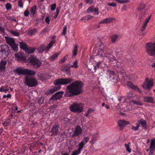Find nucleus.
<instances>
[{"instance_id": "obj_1", "label": "nucleus", "mask_w": 155, "mask_h": 155, "mask_svg": "<svg viewBox=\"0 0 155 155\" xmlns=\"http://www.w3.org/2000/svg\"><path fill=\"white\" fill-rule=\"evenodd\" d=\"M83 84L80 81H76L73 82L67 87V91L65 95L71 97L78 95L83 92Z\"/></svg>"}, {"instance_id": "obj_2", "label": "nucleus", "mask_w": 155, "mask_h": 155, "mask_svg": "<svg viewBox=\"0 0 155 155\" xmlns=\"http://www.w3.org/2000/svg\"><path fill=\"white\" fill-rule=\"evenodd\" d=\"M73 81V79L71 78H61L57 79L54 81V84L57 85V87H55L53 88L50 89L49 92L53 94L55 91L59 90L61 88L60 85L67 84L70 83Z\"/></svg>"}, {"instance_id": "obj_3", "label": "nucleus", "mask_w": 155, "mask_h": 155, "mask_svg": "<svg viewBox=\"0 0 155 155\" xmlns=\"http://www.w3.org/2000/svg\"><path fill=\"white\" fill-rule=\"evenodd\" d=\"M16 74H18L25 75L28 76H33L36 74V72L34 70L28 69H22L20 67L17 68L14 71Z\"/></svg>"}, {"instance_id": "obj_4", "label": "nucleus", "mask_w": 155, "mask_h": 155, "mask_svg": "<svg viewBox=\"0 0 155 155\" xmlns=\"http://www.w3.org/2000/svg\"><path fill=\"white\" fill-rule=\"evenodd\" d=\"M145 51L149 55L151 56H155V44L151 42L146 43Z\"/></svg>"}, {"instance_id": "obj_5", "label": "nucleus", "mask_w": 155, "mask_h": 155, "mask_svg": "<svg viewBox=\"0 0 155 155\" xmlns=\"http://www.w3.org/2000/svg\"><path fill=\"white\" fill-rule=\"evenodd\" d=\"M24 79V83L29 87H35L38 84L37 81L33 77L27 76L25 77Z\"/></svg>"}, {"instance_id": "obj_6", "label": "nucleus", "mask_w": 155, "mask_h": 155, "mask_svg": "<svg viewBox=\"0 0 155 155\" xmlns=\"http://www.w3.org/2000/svg\"><path fill=\"white\" fill-rule=\"evenodd\" d=\"M28 61L35 68L38 69L41 66V62L35 57L30 56L28 59Z\"/></svg>"}, {"instance_id": "obj_7", "label": "nucleus", "mask_w": 155, "mask_h": 155, "mask_svg": "<svg viewBox=\"0 0 155 155\" xmlns=\"http://www.w3.org/2000/svg\"><path fill=\"white\" fill-rule=\"evenodd\" d=\"M9 48L6 45H3L0 46V57L6 58L9 54Z\"/></svg>"}, {"instance_id": "obj_8", "label": "nucleus", "mask_w": 155, "mask_h": 155, "mask_svg": "<svg viewBox=\"0 0 155 155\" xmlns=\"http://www.w3.org/2000/svg\"><path fill=\"white\" fill-rule=\"evenodd\" d=\"M104 51L102 48H100L97 49L95 51V54L94 56H96L97 59H99V60L102 61L104 57V54H103Z\"/></svg>"}, {"instance_id": "obj_9", "label": "nucleus", "mask_w": 155, "mask_h": 155, "mask_svg": "<svg viewBox=\"0 0 155 155\" xmlns=\"http://www.w3.org/2000/svg\"><path fill=\"white\" fill-rule=\"evenodd\" d=\"M114 67L118 73H123L124 71V67L123 64L119 61H117L116 64L114 66Z\"/></svg>"}, {"instance_id": "obj_10", "label": "nucleus", "mask_w": 155, "mask_h": 155, "mask_svg": "<svg viewBox=\"0 0 155 155\" xmlns=\"http://www.w3.org/2000/svg\"><path fill=\"white\" fill-rule=\"evenodd\" d=\"M82 134V130L79 125L77 126L75 128V130L72 135V137H76L81 135Z\"/></svg>"}, {"instance_id": "obj_11", "label": "nucleus", "mask_w": 155, "mask_h": 155, "mask_svg": "<svg viewBox=\"0 0 155 155\" xmlns=\"http://www.w3.org/2000/svg\"><path fill=\"white\" fill-rule=\"evenodd\" d=\"M104 57L106 58V61L108 62L113 61L116 60V57L111 54V53L107 52L104 53Z\"/></svg>"}, {"instance_id": "obj_12", "label": "nucleus", "mask_w": 155, "mask_h": 155, "mask_svg": "<svg viewBox=\"0 0 155 155\" xmlns=\"http://www.w3.org/2000/svg\"><path fill=\"white\" fill-rule=\"evenodd\" d=\"M60 125L58 124H55L54 125L51 130V132L52 133L51 136L56 135L59 131L58 128H59Z\"/></svg>"}, {"instance_id": "obj_13", "label": "nucleus", "mask_w": 155, "mask_h": 155, "mask_svg": "<svg viewBox=\"0 0 155 155\" xmlns=\"http://www.w3.org/2000/svg\"><path fill=\"white\" fill-rule=\"evenodd\" d=\"M63 93L64 92L63 91L57 92L52 96L50 98V100L53 99L57 100L61 98Z\"/></svg>"}, {"instance_id": "obj_14", "label": "nucleus", "mask_w": 155, "mask_h": 155, "mask_svg": "<svg viewBox=\"0 0 155 155\" xmlns=\"http://www.w3.org/2000/svg\"><path fill=\"white\" fill-rule=\"evenodd\" d=\"M153 83L152 80L150 79L146 84L142 85L143 88L145 90H150L153 86Z\"/></svg>"}, {"instance_id": "obj_15", "label": "nucleus", "mask_w": 155, "mask_h": 155, "mask_svg": "<svg viewBox=\"0 0 155 155\" xmlns=\"http://www.w3.org/2000/svg\"><path fill=\"white\" fill-rule=\"evenodd\" d=\"M85 144L86 143H85L84 141H81L78 145V150H75L74 151L78 154H80L82 149Z\"/></svg>"}, {"instance_id": "obj_16", "label": "nucleus", "mask_w": 155, "mask_h": 155, "mask_svg": "<svg viewBox=\"0 0 155 155\" xmlns=\"http://www.w3.org/2000/svg\"><path fill=\"white\" fill-rule=\"evenodd\" d=\"M70 110L74 113H80L83 111V107H69Z\"/></svg>"}, {"instance_id": "obj_17", "label": "nucleus", "mask_w": 155, "mask_h": 155, "mask_svg": "<svg viewBox=\"0 0 155 155\" xmlns=\"http://www.w3.org/2000/svg\"><path fill=\"white\" fill-rule=\"evenodd\" d=\"M137 123H139L140 125L144 129H146L147 127V125L146 120L143 119H141L137 121Z\"/></svg>"}, {"instance_id": "obj_18", "label": "nucleus", "mask_w": 155, "mask_h": 155, "mask_svg": "<svg viewBox=\"0 0 155 155\" xmlns=\"http://www.w3.org/2000/svg\"><path fill=\"white\" fill-rule=\"evenodd\" d=\"M6 64V61L1 60L0 62V72L5 71Z\"/></svg>"}, {"instance_id": "obj_19", "label": "nucleus", "mask_w": 155, "mask_h": 155, "mask_svg": "<svg viewBox=\"0 0 155 155\" xmlns=\"http://www.w3.org/2000/svg\"><path fill=\"white\" fill-rule=\"evenodd\" d=\"M16 58L18 61H21L25 60V57L21 53H18L15 54Z\"/></svg>"}, {"instance_id": "obj_20", "label": "nucleus", "mask_w": 155, "mask_h": 155, "mask_svg": "<svg viewBox=\"0 0 155 155\" xmlns=\"http://www.w3.org/2000/svg\"><path fill=\"white\" fill-rule=\"evenodd\" d=\"M127 122L125 120H119L118 122V124L120 128L124 127L125 126L128 124Z\"/></svg>"}, {"instance_id": "obj_21", "label": "nucleus", "mask_w": 155, "mask_h": 155, "mask_svg": "<svg viewBox=\"0 0 155 155\" xmlns=\"http://www.w3.org/2000/svg\"><path fill=\"white\" fill-rule=\"evenodd\" d=\"M5 38L6 39L7 42L10 46H11L13 45L14 44H15V41L12 38H9L6 37H5Z\"/></svg>"}, {"instance_id": "obj_22", "label": "nucleus", "mask_w": 155, "mask_h": 155, "mask_svg": "<svg viewBox=\"0 0 155 155\" xmlns=\"http://www.w3.org/2000/svg\"><path fill=\"white\" fill-rule=\"evenodd\" d=\"M119 37L118 35L113 34L110 37V38L111 40L112 43H114L117 40Z\"/></svg>"}, {"instance_id": "obj_23", "label": "nucleus", "mask_w": 155, "mask_h": 155, "mask_svg": "<svg viewBox=\"0 0 155 155\" xmlns=\"http://www.w3.org/2000/svg\"><path fill=\"white\" fill-rule=\"evenodd\" d=\"M112 19L113 18H107L100 21L99 23L100 24L109 23L112 21Z\"/></svg>"}, {"instance_id": "obj_24", "label": "nucleus", "mask_w": 155, "mask_h": 155, "mask_svg": "<svg viewBox=\"0 0 155 155\" xmlns=\"http://www.w3.org/2000/svg\"><path fill=\"white\" fill-rule=\"evenodd\" d=\"M35 48L31 47H27L25 50V52L27 54H31L33 53L35 51Z\"/></svg>"}, {"instance_id": "obj_25", "label": "nucleus", "mask_w": 155, "mask_h": 155, "mask_svg": "<svg viewBox=\"0 0 155 155\" xmlns=\"http://www.w3.org/2000/svg\"><path fill=\"white\" fill-rule=\"evenodd\" d=\"M145 5L143 3H140L137 8V9L139 12H142V11L144 9Z\"/></svg>"}, {"instance_id": "obj_26", "label": "nucleus", "mask_w": 155, "mask_h": 155, "mask_svg": "<svg viewBox=\"0 0 155 155\" xmlns=\"http://www.w3.org/2000/svg\"><path fill=\"white\" fill-rule=\"evenodd\" d=\"M144 101L146 102L153 103V99L151 97H146L144 98Z\"/></svg>"}, {"instance_id": "obj_27", "label": "nucleus", "mask_w": 155, "mask_h": 155, "mask_svg": "<svg viewBox=\"0 0 155 155\" xmlns=\"http://www.w3.org/2000/svg\"><path fill=\"white\" fill-rule=\"evenodd\" d=\"M45 47L44 45H42L40 46L37 48L39 53H42L44 52L45 50Z\"/></svg>"}, {"instance_id": "obj_28", "label": "nucleus", "mask_w": 155, "mask_h": 155, "mask_svg": "<svg viewBox=\"0 0 155 155\" xmlns=\"http://www.w3.org/2000/svg\"><path fill=\"white\" fill-rule=\"evenodd\" d=\"M83 106V104L80 102H74L70 107H82Z\"/></svg>"}, {"instance_id": "obj_29", "label": "nucleus", "mask_w": 155, "mask_h": 155, "mask_svg": "<svg viewBox=\"0 0 155 155\" xmlns=\"http://www.w3.org/2000/svg\"><path fill=\"white\" fill-rule=\"evenodd\" d=\"M37 31V29H32L30 30L28 33V34L29 35L32 36L34 35Z\"/></svg>"}, {"instance_id": "obj_30", "label": "nucleus", "mask_w": 155, "mask_h": 155, "mask_svg": "<svg viewBox=\"0 0 155 155\" xmlns=\"http://www.w3.org/2000/svg\"><path fill=\"white\" fill-rule=\"evenodd\" d=\"M146 11H147V10H146L145 9H144V11L140 12L139 15V19L140 20H141L143 18L146 13Z\"/></svg>"}, {"instance_id": "obj_31", "label": "nucleus", "mask_w": 155, "mask_h": 155, "mask_svg": "<svg viewBox=\"0 0 155 155\" xmlns=\"http://www.w3.org/2000/svg\"><path fill=\"white\" fill-rule=\"evenodd\" d=\"M59 54V53H57L53 54L49 58V59L52 61H54L58 57Z\"/></svg>"}, {"instance_id": "obj_32", "label": "nucleus", "mask_w": 155, "mask_h": 155, "mask_svg": "<svg viewBox=\"0 0 155 155\" xmlns=\"http://www.w3.org/2000/svg\"><path fill=\"white\" fill-rule=\"evenodd\" d=\"M36 6L34 5L32 7L30 10V12L31 14H32V16H34L36 12Z\"/></svg>"}, {"instance_id": "obj_33", "label": "nucleus", "mask_w": 155, "mask_h": 155, "mask_svg": "<svg viewBox=\"0 0 155 155\" xmlns=\"http://www.w3.org/2000/svg\"><path fill=\"white\" fill-rule=\"evenodd\" d=\"M20 48L23 50H25L27 47V45L25 43H23V42H20Z\"/></svg>"}, {"instance_id": "obj_34", "label": "nucleus", "mask_w": 155, "mask_h": 155, "mask_svg": "<svg viewBox=\"0 0 155 155\" xmlns=\"http://www.w3.org/2000/svg\"><path fill=\"white\" fill-rule=\"evenodd\" d=\"M154 140L152 139L151 140L150 144V148H152L154 149L155 148V142L154 141Z\"/></svg>"}, {"instance_id": "obj_35", "label": "nucleus", "mask_w": 155, "mask_h": 155, "mask_svg": "<svg viewBox=\"0 0 155 155\" xmlns=\"http://www.w3.org/2000/svg\"><path fill=\"white\" fill-rule=\"evenodd\" d=\"M124 98V97H118V100L116 101V103L117 104V106H118L120 105V103H121V101Z\"/></svg>"}, {"instance_id": "obj_36", "label": "nucleus", "mask_w": 155, "mask_h": 155, "mask_svg": "<svg viewBox=\"0 0 155 155\" xmlns=\"http://www.w3.org/2000/svg\"><path fill=\"white\" fill-rule=\"evenodd\" d=\"M130 144V143H129L128 144H125V147L126 150L129 153H130L131 152V149L130 148V146L129 145V144Z\"/></svg>"}, {"instance_id": "obj_37", "label": "nucleus", "mask_w": 155, "mask_h": 155, "mask_svg": "<svg viewBox=\"0 0 155 155\" xmlns=\"http://www.w3.org/2000/svg\"><path fill=\"white\" fill-rule=\"evenodd\" d=\"M61 71L64 72H65L67 74H70L71 73L70 68H63L61 69Z\"/></svg>"}, {"instance_id": "obj_38", "label": "nucleus", "mask_w": 155, "mask_h": 155, "mask_svg": "<svg viewBox=\"0 0 155 155\" xmlns=\"http://www.w3.org/2000/svg\"><path fill=\"white\" fill-rule=\"evenodd\" d=\"M78 46L77 45L74 46V49L73 51V54L75 56L77 55V53L78 51Z\"/></svg>"}, {"instance_id": "obj_39", "label": "nucleus", "mask_w": 155, "mask_h": 155, "mask_svg": "<svg viewBox=\"0 0 155 155\" xmlns=\"http://www.w3.org/2000/svg\"><path fill=\"white\" fill-rule=\"evenodd\" d=\"M94 111V110L93 109L89 108V109H88V111H87V113L85 114V116H86V117L88 116L90 114L93 113V112Z\"/></svg>"}, {"instance_id": "obj_40", "label": "nucleus", "mask_w": 155, "mask_h": 155, "mask_svg": "<svg viewBox=\"0 0 155 155\" xmlns=\"http://www.w3.org/2000/svg\"><path fill=\"white\" fill-rule=\"evenodd\" d=\"M98 59H97L96 60V62H97V64L96 65L94 66V69L96 70L97 68H99V65L100 64V63H101V61H101L100 60H97Z\"/></svg>"}, {"instance_id": "obj_41", "label": "nucleus", "mask_w": 155, "mask_h": 155, "mask_svg": "<svg viewBox=\"0 0 155 155\" xmlns=\"http://www.w3.org/2000/svg\"><path fill=\"white\" fill-rule=\"evenodd\" d=\"M71 67L74 68H76L78 67V61L76 60L74 62L73 64L71 66Z\"/></svg>"}, {"instance_id": "obj_42", "label": "nucleus", "mask_w": 155, "mask_h": 155, "mask_svg": "<svg viewBox=\"0 0 155 155\" xmlns=\"http://www.w3.org/2000/svg\"><path fill=\"white\" fill-rule=\"evenodd\" d=\"M11 48H12L13 50L15 51H18V47L17 45L14 44L13 45L11 46Z\"/></svg>"}, {"instance_id": "obj_43", "label": "nucleus", "mask_w": 155, "mask_h": 155, "mask_svg": "<svg viewBox=\"0 0 155 155\" xmlns=\"http://www.w3.org/2000/svg\"><path fill=\"white\" fill-rule=\"evenodd\" d=\"M131 102L134 104H136L137 105H143V104L139 101H132Z\"/></svg>"}, {"instance_id": "obj_44", "label": "nucleus", "mask_w": 155, "mask_h": 155, "mask_svg": "<svg viewBox=\"0 0 155 155\" xmlns=\"http://www.w3.org/2000/svg\"><path fill=\"white\" fill-rule=\"evenodd\" d=\"M54 44V42L53 41H51L46 47V48L48 49L50 48Z\"/></svg>"}, {"instance_id": "obj_45", "label": "nucleus", "mask_w": 155, "mask_h": 155, "mask_svg": "<svg viewBox=\"0 0 155 155\" xmlns=\"http://www.w3.org/2000/svg\"><path fill=\"white\" fill-rule=\"evenodd\" d=\"M132 88L134 89L136 91H139L140 93L141 92V91L140 90L139 88L136 86L134 85L132 87Z\"/></svg>"}, {"instance_id": "obj_46", "label": "nucleus", "mask_w": 155, "mask_h": 155, "mask_svg": "<svg viewBox=\"0 0 155 155\" xmlns=\"http://www.w3.org/2000/svg\"><path fill=\"white\" fill-rule=\"evenodd\" d=\"M5 7L7 10H10L12 8V5L10 3H7L6 4Z\"/></svg>"}, {"instance_id": "obj_47", "label": "nucleus", "mask_w": 155, "mask_h": 155, "mask_svg": "<svg viewBox=\"0 0 155 155\" xmlns=\"http://www.w3.org/2000/svg\"><path fill=\"white\" fill-rule=\"evenodd\" d=\"M116 1H117L118 2L122 4L125 3L127 2H129V0H124L122 1L120 0H116Z\"/></svg>"}, {"instance_id": "obj_48", "label": "nucleus", "mask_w": 155, "mask_h": 155, "mask_svg": "<svg viewBox=\"0 0 155 155\" xmlns=\"http://www.w3.org/2000/svg\"><path fill=\"white\" fill-rule=\"evenodd\" d=\"M151 17V15H150L148 16V18H146L145 19V21L144 22V24L145 25H147V24L148 22L149 21V20L150 19Z\"/></svg>"}, {"instance_id": "obj_49", "label": "nucleus", "mask_w": 155, "mask_h": 155, "mask_svg": "<svg viewBox=\"0 0 155 155\" xmlns=\"http://www.w3.org/2000/svg\"><path fill=\"white\" fill-rule=\"evenodd\" d=\"M56 7V4L55 3H54L51 5V9L53 11L54 10Z\"/></svg>"}, {"instance_id": "obj_50", "label": "nucleus", "mask_w": 155, "mask_h": 155, "mask_svg": "<svg viewBox=\"0 0 155 155\" xmlns=\"http://www.w3.org/2000/svg\"><path fill=\"white\" fill-rule=\"evenodd\" d=\"M94 11L93 8L92 7H89L87 10V13H90L91 12H93Z\"/></svg>"}, {"instance_id": "obj_51", "label": "nucleus", "mask_w": 155, "mask_h": 155, "mask_svg": "<svg viewBox=\"0 0 155 155\" xmlns=\"http://www.w3.org/2000/svg\"><path fill=\"white\" fill-rule=\"evenodd\" d=\"M84 141V142L85 143H86V144L88 142V141L90 139V138L88 137H84L83 138Z\"/></svg>"}, {"instance_id": "obj_52", "label": "nucleus", "mask_w": 155, "mask_h": 155, "mask_svg": "<svg viewBox=\"0 0 155 155\" xmlns=\"http://www.w3.org/2000/svg\"><path fill=\"white\" fill-rule=\"evenodd\" d=\"M129 63L130 64H131L133 65H134V64L135 63V61L133 60L132 58H131L130 59V61H129Z\"/></svg>"}, {"instance_id": "obj_53", "label": "nucleus", "mask_w": 155, "mask_h": 155, "mask_svg": "<svg viewBox=\"0 0 155 155\" xmlns=\"http://www.w3.org/2000/svg\"><path fill=\"white\" fill-rule=\"evenodd\" d=\"M67 27L66 25H65L64 27L62 34L64 35L66 34V33L67 30Z\"/></svg>"}, {"instance_id": "obj_54", "label": "nucleus", "mask_w": 155, "mask_h": 155, "mask_svg": "<svg viewBox=\"0 0 155 155\" xmlns=\"http://www.w3.org/2000/svg\"><path fill=\"white\" fill-rule=\"evenodd\" d=\"M150 149V152L149 153V155H151L153 153L154 149L152 148H150L147 150V151Z\"/></svg>"}, {"instance_id": "obj_55", "label": "nucleus", "mask_w": 155, "mask_h": 155, "mask_svg": "<svg viewBox=\"0 0 155 155\" xmlns=\"http://www.w3.org/2000/svg\"><path fill=\"white\" fill-rule=\"evenodd\" d=\"M44 101V99L42 98H39L38 101V103L39 104H41L43 103Z\"/></svg>"}, {"instance_id": "obj_56", "label": "nucleus", "mask_w": 155, "mask_h": 155, "mask_svg": "<svg viewBox=\"0 0 155 155\" xmlns=\"http://www.w3.org/2000/svg\"><path fill=\"white\" fill-rule=\"evenodd\" d=\"M127 85L130 87L132 88V87L134 86V85L130 82H128L127 83Z\"/></svg>"}, {"instance_id": "obj_57", "label": "nucleus", "mask_w": 155, "mask_h": 155, "mask_svg": "<svg viewBox=\"0 0 155 155\" xmlns=\"http://www.w3.org/2000/svg\"><path fill=\"white\" fill-rule=\"evenodd\" d=\"M18 5L21 7H23V3L22 0H19L18 1Z\"/></svg>"}, {"instance_id": "obj_58", "label": "nucleus", "mask_w": 155, "mask_h": 155, "mask_svg": "<svg viewBox=\"0 0 155 155\" xmlns=\"http://www.w3.org/2000/svg\"><path fill=\"white\" fill-rule=\"evenodd\" d=\"M102 48L103 49L104 51H108V48L107 47V46H106V45H103V46Z\"/></svg>"}, {"instance_id": "obj_59", "label": "nucleus", "mask_w": 155, "mask_h": 155, "mask_svg": "<svg viewBox=\"0 0 155 155\" xmlns=\"http://www.w3.org/2000/svg\"><path fill=\"white\" fill-rule=\"evenodd\" d=\"M107 5L109 6H111L113 7H115L116 6V4L114 3H107Z\"/></svg>"}, {"instance_id": "obj_60", "label": "nucleus", "mask_w": 155, "mask_h": 155, "mask_svg": "<svg viewBox=\"0 0 155 155\" xmlns=\"http://www.w3.org/2000/svg\"><path fill=\"white\" fill-rule=\"evenodd\" d=\"M107 72L110 75H114L115 74V72L113 71L108 70Z\"/></svg>"}, {"instance_id": "obj_61", "label": "nucleus", "mask_w": 155, "mask_h": 155, "mask_svg": "<svg viewBox=\"0 0 155 155\" xmlns=\"http://www.w3.org/2000/svg\"><path fill=\"white\" fill-rule=\"evenodd\" d=\"M24 15L25 16H28L29 15V12L28 10H26L24 13Z\"/></svg>"}, {"instance_id": "obj_62", "label": "nucleus", "mask_w": 155, "mask_h": 155, "mask_svg": "<svg viewBox=\"0 0 155 155\" xmlns=\"http://www.w3.org/2000/svg\"><path fill=\"white\" fill-rule=\"evenodd\" d=\"M64 68H71V66H70L69 64H66L64 65Z\"/></svg>"}, {"instance_id": "obj_63", "label": "nucleus", "mask_w": 155, "mask_h": 155, "mask_svg": "<svg viewBox=\"0 0 155 155\" xmlns=\"http://www.w3.org/2000/svg\"><path fill=\"white\" fill-rule=\"evenodd\" d=\"M12 33L14 35L16 36H18L19 35V34L17 32L15 31H12Z\"/></svg>"}, {"instance_id": "obj_64", "label": "nucleus", "mask_w": 155, "mask_h": 155, "mask_svg": "<svg viewBox=\"0 0 155 155\" xmlns=\"http://www.w3.org/2000/svg\"><path fill=\"white\" fill-rule=\"evenodd\" d=\"M86 4H91L92 2V0H85Z\"/></svg>"}]
</instances>
